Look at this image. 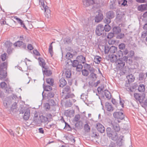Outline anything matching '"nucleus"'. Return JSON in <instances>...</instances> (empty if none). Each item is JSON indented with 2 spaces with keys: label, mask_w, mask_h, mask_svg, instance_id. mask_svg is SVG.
I'll return each instance as SVG.
<instances>
[{
  "label": "nucleus",
  "mask_w": 147,
  "mask_h": 147,
  "mask_svg": "<svg viewBox=\"0 0 147 147\" xmlns=\"http://www.w3.org/2000/svg\"><path fill=\"white\" fill-rule=\"evenodd\" d=\"M54 95L55 94L53 92H49L47 94V97L48 98H52L54 97Z\"/></svg>",
  "instance_id": "nucleus-61"
},
{
  "label": "nucleus",
  "mask_w": 147,
  "mask_h": 147,
  "mask_svg": "<svg viewBox=\"0 0 147 147\" xmlns=\"http://www.w3.org/2000/svg\"><path fill=\"white\" fill-rule=\"evenodd\" d=\"M17 103L15 102L13 103L10 109V111L13 112H16L18 110L17 109Z\"/></svg>",
  "instance_id": "nucleus-23"
},
{
  "label": "nucleus",
  "mask_w": 147,
  "mask_h": 147,
  "mask_svg": "<svg viewBox=\"0 0 147 147\" xmlns=\"http://www.w3.org/2000/svg\"><path fill=\"white\" fill-rule=\"evenodd\" d=\"M146 94L144 93L140 94L136 93L134 94V96L135 99L139 101L140 103H143Z\"/></svg>",
  "instance_id": "nucleus-6"
},
{
  "label": "nucleus",
  "mask_w": 147,
  "mask_h": 147,
  "mask_svg": "<svg viewBox=\"0 0 147 147\" xmlns=\"http://www.w3.org/2000/svg\"><path fill=\"white\" fill-rule=\"evenodd\" d=\"M70 88L68 86H67L64 88L63 90L62 93L63 94H65L69 93L70 92ZM63 95L62 96H63Z\"/></svg>",
  "instance_id": "nucleus-21"
},
{
  "label": "nucleus",
  "mask_w": 147,
  "mask_h": 147,
  "mask_svg": "<svg viewBox=\"0 0 147 147\" xmlns=\"http://www.w3.org/2000/svg\"><path fill=\"white\" fill-rule=\"evenodd\" d=\"M80 115L79 114L76 115L75 116L74 120V121L77 122L80 119Z\"/></svg>",
  "instance_id": "nucleus-52"
},
{
  "label": "nucleus",
  "mask_w": 147,
  "mask_h": 147,
  "mask_svg": "<svg viewBox=\"0 0 147 147\" xmlns=\"http://www.w3.org/2000/svg\"><path fill=\"white\" fill-rule=\"evenodd\" d=\"M117 51V48L114 46H112L110 47L109 52L110 53H116Z\"/></svg>",
  "instance_id": "nucleus-34"
},
{
  "label": "nucleus",
  "mask_w": 147,
  "mask_h": 147,
  "mask_svg": "<svg viewBox=\"0 0 147 147\" xmlns=\"http://www.w3.org/2000/svg\"><path fill=\"white\" fill-rule=\"evenodd\" d=\"M55 42H52L50 45L49 46V52L51 56L52 57L53 55V47L52 45V44L54 43H55Z\"/></svg>",
  "instance_id": "nucleus-30"
},
{
  "label": "nucleus",
  "mask_w": 147,
  "mask_h": 147,
  "mask_svg": "<svg viewBox=\"0 0 147 147\" xmlns=\"http://www.w3.org/2000/svg\"><path fill=\"white\" fill-rule=\"evenodd\" d=\"M114 33L110 32L107 35V38H108L111 39L114 36Z\"/></svg>",
  "instance_id": "nucleus-59"
},
{
  "label": "nucleus",
  "mask_w": 147,
  "mask_h": 147,
  "mask_svg": "<svg viewBox=\"0 0 147 147\" xmlns=\"http://www.w3.org/2000/svg\"><path fill=\"white\" fill-rule=\"evenodd\" d=\"M72 40L73 38L69 36H67L64 39L63 42L64 44H69L72 43Z\"/></svg>",
  "instance_id": "nucleus-18"
},
{
  "label": "nucleus",
  "mask_w": 147,
  "mask_h": 147,
  "mask_svg": "<svg viewBox=\"0 0 147 147\" xmlns=\"http://www.w3.org/2000/svg\"><path fill=\"white\" fill-rule=\"evenodd\" d=\"M44 107L45 110L48 111L49 110L50 108V106L49 104L46 103L45 104Z\"/></svg>",
  "instance_id": "nucleus-53"
},
{
  "label": "nucleus",
  "mask_w": 147,
  "mask_h": 147,
  "mask_svg": "<svg viewBox=\"0 0 147 147\" xmlns=\"http://www.w3.org/2000/svg\"><path fill=\"white\" fill-rule=\"evenodd\" d=\"M66 56V58L69 59L73 58V54L69 52H68L67 53Z\"/></svg>",
  "instance_id": "nucleus-50"
},
{
  "label": "nucleus",
  "mask_w": 147,
  "mask_h": 147,
  "mask_svg": "<svg viewBox=\"0 0 147 147\" xmlns=\"http://www.w3.org/2000/svg\"><path fill=\"white\" fill-rule=\"evenodd\" d=\"M103 18V14L100 12H99L98 15H96L95 18V22H99L101 21Z\"/></svg>",
  "instance_id": "nucleus-16"
},
{
  "label": "nucleus",
  "mask_w": 147,
  "mask_h": 147,
  "mask_svg": "<svg viewBox=\"0 0 147 147\" xmlns=\"http://www.w3.org/2000/svg\"><path fill=\"white\" fill-rule=\"evenodd\" d=\"M115 16V13L114 12L112 11H110L107 12L106 14L107 17L111 19L114 18Z\"/></svg>",
  "instance_id": "nucleus-19"
},
{
  "label": "nucleus",
  "mask_w": 147,
  "mask_h": 147,
  "mask_svg": "<svg viewBox=\"0 0 147 147\" xmlns=\"http://www.w3.org/2000/svg\"><path fill=\"white\" fill-rule=\"evenodd\" d=\"M71 102L69 101L67 102L65 104V106L66 107H70L72 105Z\"/></svg>",
  "instance_id": "nucleus-64"
},
{
  "label": "nucleus",
  "mask_w": 147,
  "mask_h": 147,
  "mask_svg": "<svg viewBox=\"0 0 147 147\" xmlns=\"http://www.w3.org/2000/svg\"><path fill=\"white\" fill-rule=\"evenodd\" d=\"M14 18L17 20L18 22L20 23L24 28L27 29V28L24 24L23 22L22 21L20 18L17 17L16 16Z\"/></svg>",
  "instance_id": "nucleus-33"
},
{
  "label": "nucleus",
  "mask_w": 147,
  "mask_h": 147,
  "mask_svg": "<svg viewBox=\"0 0 147 147\" xmlns=\"http://www.w3.org/2000/svg\"><path fill=\"white\" fill-rule=\"evenodd\" d=\"M42 10L45 9V15L46 17L47 18H49L51 16V11L48 6L46 5L45 6V7L42 9L41 7Z\"/></svg>",
  "instance_id": "nucleus-12"
},
{
  "label": "nucleus",
  "mask_w": 147,
  "mask_h": 147,
  "mask_svg": "<svg viewBox=\"0 0 147 147\" xmlns=\"http://www.w3.org/2000/svg\"><path fill=\"white\" fill-rule=\"evenodd\" d=\"M78 58L82 59L81 60V62L80 63L77 60H74L72 63V65L74 67H76V70L77 71H80L83 68V66L81 63H84V61H85V58L82 55L78 56V57L77 58Z\"/></svg>",
  "instance_id": "nucleus-3"
},
{
  "label": "nucleus",
  "mask_w": 147,
  "mask_h": 147,
  "mask_svg": "<svg viewBox=\"0 0 147 147\" xmlns=\"http://www.w3.org/2000/svg\"><path fill=\"white\" fill-rule=\"evenodd\" d=\"M102 59L101 57L99 56L96 55L94 57V61L97 64L100 63Z\"/></svg>",
  "instance_id": "nucleus-29"
},
{
  "label": "nucleus",
  "mask_w": 147,
  "mask_h": 147,
  "mask_svg": "<svg viewBox=\"0 0 147 147\" xmlns=\"http://www.w3.org/2000/svg\"><path fill=\"white\" fill-rule=\"evenodd\" d=\"M89 78L90 79L95 81L97 78L96 74L94 73V72L91 73L89 76Z\"/></svg>",
  "instance_id": "nucleus-31"
},
{
  "label": "nucleus",
  "mask_w": 147,
  "mask_h": 147,
  "mask_svg": "<svg viewBox=\"0 0 147 147\" xmlns=\"http://www.w3.org/2000/svg\"><path fill=\"white\" fill-rule=\"evenodd\" d=\"M116 68L118 70H121L125 65V63L119 58L115 62Z\"/></svg>",
  "instance_id": "nucleus-5"
},
{
  "label": "nucleus",
  "mask_w": 147,
  "mask_h": 147,
  "mask_svg": "<svg viewBox=\"0 0 147 147\" xmlns=\"http://www.w3.org/2000/svg\"><path fill=\"white\" fill-rule=\"evenodd\" d=\"M7 65L8 62L7 61L2 63L0 60V80H3L7 76Z\"/></svg>",
  "instance_id": "nucleus-1"
},
{
  "label": "nucleus",
  "mask_w": 147,
  "mask_h": 147,
  "mask_svg": "<svg viewBox=\"0 0 147 147\" xmlns=\"http://www.w3.org/2000/svg\"><path fill=\"white\" fill-rule=\"evenodd\" d=\"M8 98H6L5 100H4L3 101V105L5 108H7L8 107V105H9V102L7 100Z\"/></svg>",
  "instance_id": "nucleus-45"
},
{
  "label": "nucleus",
  "mask_w": 147,
  "mask_h": 147,
  "mask_svg": "<svg viewBox=\"0 0 147 147\" xmlns=\"http://www.w3.org/2000/svg\"><path fill=\"white\" fill-rule=\"evenodd\" d=\"M128 58V57L126 56H124L122 58H120L119 59H120L123 62H124L125 63V62L127 61Z\"/></svg>",
  "instance_id": "nucleus-57"
},
{
  "label": "nucleus",
  "mask_w": 147,
  "mask_h": 147,
  "mask_svg": "<svg viewBox=\"0 0 147 147\" xmlns=\"http://www.w3.org/2000/svg\"><path fill=\"white\" fill-rule=\"evenodd\" d=\"M82 75L85 77H86L88 76L89 74L88 71L86 69L82 70Z\"/></svg>",
  "instance_id": "nucleus-38"
},
{
  "label": "nucleus",
  "mask_w": 147,
  "mask_h": 147,
  "mask_svg": "<svg viewBox=\"0 0 147 147\" xmlns=\"http://www.w3.org/2000/svg\"><path fill=\"white\" fill-rule=\"evenodd\" d=\"M127 1L126 0H119L118 2L119 4L124 6L127 5Z\"/></svg>",
  "instance_id": "nucleus-36"
},
{
  "label": "nucleus",
  "mask_w": 147,
  "mask_h": 147,
  "mask_svg": "<svg viewBox=\"0 0 147 147\" xmlns=\"http://www.w3.org/2000/svg\"><path fill=\"white\" fill-rule=\"evenodd\" d=\"M112 140L116 141L118 138L117 134L115 131H113L107 135Z\"/></svg>",
  "instance_id": "nucleus-13"
},
{
  "label": "nucleus",
  "mask_w": 147,
  "mask_h": 147,
  "mask_svg": "<svg viewBox=\"0 0 147 147\" xmlns=\"http://www.w3.org/2000/svg\"><path fill=\"white\" fill-rule=\"evenodd\" d=\"M117 56H118V57L120 58V57H122L123 55V52L121 50H119L118 51H117Z\"/></svg>",
  "instance_id": "nucleus-56"
},
{
  "label": "nucleus",
  "mask_w": 147,
  "mask_h": 147,
  "mask_svg": "<svg viewBox=\"0 0 147 147\" xmlns=\"http://www.w3.org/2000/svg\"><path fill=\"white\" fill-rule=\"evenodd\" d=\"M117 122L119 123V121L118 120H115L111 122V124L112 125L113 129L115 131V132H118L120 130V127Z\"/></svg>",
  "instance_id": "nucleus-8"
},
{
  "label": "nucleus",
  "mask_w": 147,
  "mask_h": 147,
  "mask_svg": "<svg viewBox=\"0 0 147 147\" xmlns=\"http://www.w3.org/2000/svg\"><path fill=\"white\" fill-rule=\"evenodd\" d=\"M138 90L140 92H143L145 90V86L143 84L140 85L138 88Z\"/></svg>",
  "instance_id": "nucleus-37"
},
{
  "label": "nucleus",
  "mask_w": 147,
  "mask_h": 147,
  "mask_svg": "<svg viewBox=\"0 0 147 147\" xmlns=\"http://www.w3.org/2000/svg\"><path fill=\"white\" fill-rule=\"evenodd\" d=\"M123 137V136H120L119 137L117 141V144L118 146H121L122 145Z\"/></svg>",
  "instance_id": "nucleus-28"
},
{
  "label": "nucleus",
  "mask_w": 147,
  "mask_h": 147,
  "mask_svg": "<svg viewBox=\"0 0 147 147\" xmlns=\"http://www.w3.org/2000/svg\"><path fill=\"white\" fill-rule=\"evenodd\" d=\"M118 60L116 55L114 54L111 55L110 57V60L112 63H115Z\"/></svg>",
  "instance_id": "nucleus-26"
},
{
  "label": "nucleus",
  "mask_w": 147,
  "mask_h": 147,
  "mask_svg": "<svg viewBox=\"0 0 147 147\" xmlns=\"http://www.w3.org/2000/svg\"><path fill=\"white\" fill-rule=\"evenodd\" d=\"M105 107L107 110L109 112L113 111L114 108L112 105L108 102H106L105 103Z\"/></svg>",
  "instance_id": "nucleus-14"
},
{
  "label": "nucleus",
  "mask_w": 147,
  "mask_h": 147,
  "mask_svg": "<svg viewBox=\"0 0 147 147\" xmlns=\"http://www.w3.org/2000/svg\"><path fill=\"white\" fill-rule=\"evenodd\" d=\"M113 116L115 119L120 120H122L124 118V115L121 111L114 112L113 113Z\"/></svg>",
  "instance_id": "nucleus-9"
},
{
  "label": "nucleus",
  "mask_w": 147,
  "mask_h": 147,
  "mask_svg": "<svg viewBox=\"0 0 147 147\" xmlns=\"http://www.w3.org/2000/svg\"><path fill=\"white\" fill-rule=\"evenodd\" d=\"M47 82L51 86H53V85L54 80L52 78H47L46 80Z\"/></svg>",
  "instance_id": "nucleus-39"
},
{
  "label": "nucleus",
  "mask_w": 147,
  "mask_h": 147,
  "mask_svg": "<svg viewBox=\"0 0 147 147\" xmlns=\"http://www.w3.org/2000/svg\"><path fill=\"white\" fill-rule=\"evenodd\" d=\"M110 48L107 45H106L105 47V52L106 54H107L109 52Z\"/></svg>",
  "instance_id": "nucleus-58"
},
{
  "label": "nucleus",
  "mask_w": 147,
  "mask_h": 147,
  "mask_svg": "<svg viewBox=\"0 0 147 147\" xmlns=\"http://www.w3.org/2000/svg\"><path fill=\"white\" fill-rule=\"evenodd\" d=\"M20 40L22 41L28 42L29 41L28 37L26 36L22 35L20 36Z\"/></svg>",
  "instance_id": "nucleus-35"
},
{
  "label": "nucleus",
  "mask_w": 147,
  "mask_h": 147,
  "mask_svg": "<svg viewBox=\"0 0 147 147\" xmlns=\"http://www.w3.org/2000/svg\"><path fill=\"white\" fill-rule=\"evenodd\" d=\"M14 45L16 47H20L21 48L25 49L26 47V44L23 41H18L16 42Z\"/></svg>",
  "instance_id": "nucleus-11"
},
{
  "label": "nucleus",
  "mask_w": 147,
  "mask_h": 147,
  "mask_svg": "<svg viewBox=\"0 0 147 147\" xmlns=\"http://www.w3.org/2000/svg\"><path fill=\"white\" fill-rule=\"evenodd\" d=\"M64 98L65 99L69 98H72L74 96V95L73 94L68 93L66 94Z\"/></svg>",
  "instance_id": "nucleus-42"
},
{
  "label": "nucleus",
  "mask_w": 147,
  "mask_h": 147,
  "mask_svg": "<svg viewBox=\"0 0 147 147\" xmlns=\"http://www.w3.org/2000/svg\"><path fill=\"white\" fill-rule=\"evenodd\" d=\"M84 68L87 70H88L90 73L92 72H94L96 70L92 65L87 63H86L84 65Z\"/></svg>",
  "instance_id": "nucleus-15"
},
{
  "label": "nucleus",
  "mask_w": 147,
  "mask_h": 147,
  "mask_svg": "<svg viewBox=\"0 0 147 147\" xmlns=\"http://www.w3.org/2000/svg\"><path fill=\"white\" fill-rule=\"evenodd\" d=\"M33 53L35 55L38 56L40 55V53L36 49L34 50L33 51Z\"/></svg>",
  "instance_id": "nucleus-62"
},
{
  "label": "nucleus",
  "mask_w": 147,
  "mask_h": 147,
  "mask_svg": "<svg viewBox=\"0 0 147 147\" xmlns=\"http://www.w3.org/2000/svg\"><path fill=\"white\" fill-rule=\"evenodd\" d=\"M44 90L46 91H49L52 90L51 86L49 85H47L43 86Z\"/></svg>",
  "instance_id": "nucleus-44"
},
{
  "label": "nucleus",
  "mask_w": 147,
  "mask_h": 147,
  "mask_svg": "<svg viewBox=\"0 0 147 147\" xmlns=\"http://www.w3.org/2000/svg\"><path fill=\"white\" fill-rule=\"evenodd\" d=\"M0 86L1 88L4 89L7 88V84L4 82H3L0 83Z\"/></svg>",
  "instance_id": "nucleus-47"
},
{
  "label": "nucleus",
  "mask_w": 147,
  "mask_h": 147,
  "mask_svg": "<svg viewBox=\"0 0 147 147\" xmlns=\"http://www.w3.org/2000/svg\"><path fill=\"white\" fill-rule=\"evenodd\" d=\"M117 34L116 36V38L117 39H122V38H123L125 36V35L123 33H119V34Z\"/></svg>",
  "instance_id": "nucleus-48"
},
{
  "label": "nucleus",
  "mask_w": 147,
  "mask_h": 147,
  "mask_svg": "<svg viewBox=\"0 0 147 147\" xmlns=\"http://www.w3.org/2000/svg\"><path fill=\"white\" fill-rule=\"evenodd\" d=\"M104 31V26L102 24H99L97 26L96 30V34L98 36L101 35Z\"/></svg>",
  "instance_id": "nucleus-7"
},
{
  "label": "nucleus",
  "mask_w": 147,
  "mask_h": 147,
  "mask_svg": "<svg viewBox=\"0 0 147 147\" xmlns=\"http://www.w3.org/2000/svg\"><path fill=\"white\" fill-rule=\"evenodd\" d=\"M30 116V111L27 109L24 113L23 117L24 119L26 120H27L29 119Z\"/></svg>",
  "instance_id": "nucleus-24"
},
{
  "label": "nucleus",
  "mask_w": 147,
  "mask_h": 147,
  "mask_svg": "<svg viewBox=\"0 0 147 147\" xmlns=\"http://www.w3.org/2000/svg\"><path fill=\"white\" fill-rule=\"evenodd\" d=\"M147 3L145 4H142L138 7V9L139 10L142 11L144 10H147Z\"/></svg>",
  "instance_id": "nucleus-22"
},
{
  "label": "nucleus",
  "mask_w": 147,
  "mask_h": 147,
  "mask_svg": "<svg viewBox=\"0 0 147 147\" xmlns=\"http://www.w3.org/2000/svg\"><path fill=\"white\" fill-rule=\"evenodd\" d=\"M65 75L66 78H70L71 77V74L70 71H67L65 72Z\"/></svg>",
  "instance_id": "nucleus-46"
},
{
  "label": "nucleus",
  "mask_w": 147,
  "mask_h": 147,
  "mask_svg": "<svg viewBox=\"0 0 147 147\" xmlns=\"http://www.w3.org/2000/svg\"><path fill=\"white\" fill-rule=\"evenodd\" d=\"M55 126V124L52 123L51 124L47 125V126L46 127L49 129L51 128H53Z\"/></svg>",
  "instance_id": "nucleus-63"
},
{
  "label": "nucleus",
  "mask_w": 147,
  "mask_h": 147,
  "mask_svg": "<svg viewBox=\"0 0 147 147\" xmlns=\"http://www.w3.org/2000/svg\"><path fill=\"white\" fill-rule=\"evenodd\" d=\"M84 129L85 132H88L90 131V127L88 123H86L84 125Z\"/></svg>",
  "instance_id": "nucleus-40"
},
{
  "label": "nucleus",
  "mask_w": 147,
  "mask_h": 147,
  "mask_svg": "<svg viewBox=\"0 0 147 147\" xmlns=\"http://www.w3.org/2000/svg\"><path fill=\"white\" fill-rule=\"evenodd\" d=\"M38 59L40 62V64L43 68L42 71L44 75L47 76H51L52 74V71L48 67L45 66L46 63L44 60L40 57H39Z\"/></svg>",
  "instance_id": "nucleus-2"
},
{
  "label": "nucleus",
  "mask_w": 147,
  "mask_h": 147,
  "mask_svg": "<svg viewBox=\"0 0 147 147\" xmlns=\"http://www.w3.org/2000/svg\"><path fill=\"white\" fill-rule=\"evenodd\" d=\"M5 46L6 47L8 48H10L11 46H12V43L11 42L9 41H7L5 42Z\"/></svg>",
  "instance_id": "nucleus-49"
},
{
  "label": "nucleus",
  "mask_w": 147,
  "mask_h": 147,
  "mask_svg": "<svg viewBox=\"0 0 147 147\" xmlns=\"http://www.w3.org/2000/svg\"><path fill=\"white\" fill-rule=\"evenodd\" d=\"M111 19L106 17V18L104 20V22L107 24H109L111 22Z\"/></svg>",
  "instance_id": "nucleus-54"
},
{
  "label": "nucleus",
  "mask_w": 147,
  "mask_h": 147,
  "mask_svg": "<svg viewBox=\"0 0 147 147\" xmlns=\"http://www.w3.org/2000/svg\"><path fill=\"white\" fill-rule=\"evenodd\" d=\"M44 1L43 0H39L40 5H41V7L42 9L44 8L45 7V6H46L45 5Z\"/></svg>",
  "instance_id": "nucleus-55"
},
{
  "label": "nucleus",
  "mask_w": 147,
  "mask_h": 147,
  "mask_svg": "<svg viewBox=\"0 0 147 147\" xmlns=\"http://www.w3.org/2000/svg\"><path fill=\"white\" fill-rule=\"evenodd\" d=\"M144 30H146V32L144 33V36H146L147 35V23L146 24L143 26V27Z\"/></svg>",
  "instance_id": "nucleus-60"
},
{
  "label": "nucleus",
  "mask_w": 147,
  "mask_h": 147,
  "mask_svg": "<svg viewBox=\"0 0 147 147\" xmlns=\"http://www.w3.org/2000/svg\"><path fill=\"white\" fill-rule=\"evenodd\" d=\"M125 45L124 43H121L119 45V49L120 50H123L125 49Z\"/></svg>",
  "instance_id": "nucleus-51"
},
{
  "label": "nucleus",
  "mask_w": 147,
  "mask_h": 147,
  "mask_svg": "<svg viewBox=\"0 0 147 147\" xmlns=\"http://www.w3.org/2000/svg\"><path fill=\"white\" fill-rule=\"evenodd\" d=\"M59 82L60 84L59 86L60 87H63L64 86H65L67 84V82L65 80L64 78H62L59 80Z\"/></svg>",
  "instance_id": "nucleus-25"
},
{
  "label": "nucleus",
  "mask_w": 147,
  "mask_h": 147,
  "mask_svg": "<svg viewBox=\"0 0 147 147\" xmlns=\"http://www.w3.org/2000/svg\"><path fill=\"white\" fill-rule=\"evenodd\" d=\"M96 128L101 133H103L105 132V128L100 123L97 124Z\"/></svg>",
  "instance_id": "nucleus-17"
},
{
  "label": "nucleus",
  "mask_w": 147,
  "mask_h": 147,
  "mask_svg": "<svg viewBox=\"0 0 147 147\" xmlns=\"http://www.w3.org/2000/svg\"><path fill=\"white\" fill-rule=\"evenodd\" d=\"M111 28V26L108 24H106L104 26V30H105L106 32H108L109 31Z\"/></svg>",
  "instance_id": "nucleus-43"
},
{
  "label": "nucleus",
  "mask_w": 147,
  "mask_h": 147,
  "mask_svg": "<svg viewBox=\"0 0 147 147\" xmlns=\"http://www.w3.org/2000/svg\"><path fill=\"white\" fill-rule=\"evenodd\" d=\"M105 95L108 100H110L111 97V95L110 92L107 90H105L104 92Z\"/></svg>",
  "instance_id": "nucleus-32"
},
{
  "label": "nucleus",
  "mask_w": 147,
  "mask_h": 147,
  "mask_svg": "<svg viewBox=\"0 0 147 147\" xmlns=\"http://www.w3.org/2000/svg\"><path fill=\"white\" fill-rule=\"evenodd\" d=\"M7 54L5 53L2 54L0 56V58L2 61H5L7 59Z\"/></svg>",
  "instance_id": "nucleus-41"
},
{
  "label": "nucleus",
  "mask_w": 147,
  "mask_h": 147,
  "mask_svg": "<svg viewBox=\"0 0 147 147\" xmlns=\"http://www.w3.org/2000/svg\"><path fill=\"white\" fill-rule=\"evenodd\" d=\"M127 78L128 80V84L127 83L125 85V88L128 91H132L130 87L129 83L133 82L135 79V78L132 74H130L127 76Z\"/></svg>",
  "instance_id": "nucleus-4"
},
{
  "label": "nucleus",
  "mask_w": 147,
  "mask_h": 147,
  "mask_svg": "<svg viewBox=\"0 0 147 147\" xmlns=\"http://www.w3.org/2000/svg\"><path fill=\"white\" fill-rule=\"evenodd\" d=\"M82 3L84 6L87 7L95 3V0H82Z\"/></svg>",
  "instance_id": "nucleus-10"
},
{
  "label": "nucleus",
  "mask_w": 147,
  "mask_h": 147,
  "mask_svg": "<svg viewBox=\"0 0 147 147\" xmlns=\"http://www.w3.org/2000/svg\"><path fill=\"white\" fill-rule=\"evenodd\" d=\"M40 120L41 123H45L48 121V118L47 117L41 115L40 116Z\"/></svg>",
  "instance_id": "nucleus-27"
},
{
  "label": "nucleus",
  "mask_w": 147,
  "mask_h": 147,
  "mask_svg": "<svg viewBox=\"0 0 147 147\" xmlns=\"http://www.w3.org/2000/svg\"><path fill=\"white\" fill-rule=\"evenodd\" d=\"M113 32L115 34H118L121 31V29L119 26L114 27L113 29Z\"/></svg>",
  "instance_id": "nucleus-20"
}]
</instances>
